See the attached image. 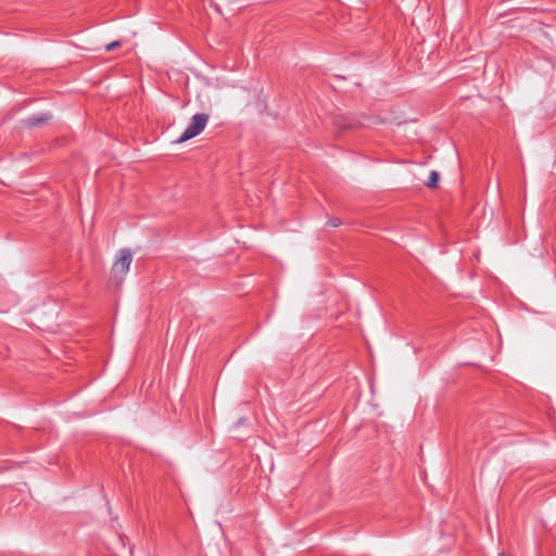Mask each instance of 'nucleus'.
<instances>
[{
  "instance_id": "nucleus-2",
  "label": "nucleus",
  "mask_w": 556,
  "mask_h": 556,
  "mask_svg": "<svg viewBox=\"0 0 556 556\" xmlns=\"http://www.w3.org/2000/svg\"><path fill=\"white\" fill-rule=\"evenodd\" d=\"M132 262V253L129 249H122L112 266V278L116 282H122L125 275L128 273L130 264Z\"/></svg>"
},
{
  "instance_id": "nucleus-3",
  "label": "nucleus",
  "mask_w": 556,
  "mask_h": 556,
  "mask_svg": "<svg viewBox=\"0 0 556 556\" xmlns=\"http://www.w3.org/2000/svg\"><path fill=\"white\" fill-rule=\"evenodd\" d=\"M333 124L340 130L352 129L359 125L355 119L343 115L336 116Z\"/></svg>"
},
{
  "instance_id": "nucleus-8",
  "label": "nucleus",
  "mask_w": 556,
  "mask_h": 556,
  "mask_svg": "<svg viewBox=\"0 0 556 556\" xmlns=\"http://www.w3.org/2000/svg\"><path fill=\"white\" fill-rule=\"evenodd\" d=\"M498 556H509L506 553H500Z\"/></svg>"
},
{
  "instance_id": "nucleus-5",
  "label": "nucleus",
  "mask_w": 556,
  "mask_h": 556,
  "mask_svg": "<svg viewBox=\"0 0 556 556\" xmlns=\"http://www.w3.org/2000/svg\"><path fill=\"white\" fill-rule=\"evenodd\" d=\"M439 181V173L435 170L430 172L429 179L426 182L427 187L435 188Z\"/></svg>"
},
{
  "instance_id": "nucleus-4",
  "label": "nucleus",
  "mask_w": 556,
  "mask_h": 556,
  "mask_svg": "<svg viewBox=\"0 0 556 556\" xmlns=\"http://www.w3.org/2000/svg\"><path fill=\"white\" fill-rule=\"evenodd\" d=\"M50 119H51V114L41 113L39 115H34V116L28 117L26 119L25 124L29 127L40 126V125L46 124Z\"/></svg>"
},
{
  "instance_id": "nucleus-7",
  "label": "nucleus",
  "mask_w": 556,
  "mask_h": 556,
  "mask_svg": "<svg viewBox=\"0 0 556 556\" xmlns=\"http://www.w3.org/2000/svg\"><path fill=\"white\" fill-rule=\"evenodd\" d=\"M328 225L331 226V227H338V226L341 225V220L338 217H331L328 220Z\"/></svg>"
},
{
  "instance_id": "nucleus-1",
  "label": "nucleus",
  "mask_w": 556,
  "mask_h": 556,
  "mask_svg": "<svg viewBox=\"0 0 556 556\" xmlns=\"http://www.w3.org/2000/svg\"><path fill=\"white\" fill-rule=\"evenodd\" d=\"M208 118L210 116L206 113L194 114L191 117L189 125L186 127L181 136L176 140V142L182 143L201 134L204 130L208 122Z\"/></svg>"
},
{
  "instance_id": "nucleus-6",
  "label": "nucleus",
  "mask_w": 556,
  "mask_h": 556,
  "mask_svg": "<svg viewBox=\"0 0 556 556\" xmlns=\"http://www.w3.org/2000/svg\"><path fill=\"white\" fill-rule=\"evenodd\" d=\"M118 47H121V41H113L105 46V51H112Z\"/></svg>"
}]
</instances>
